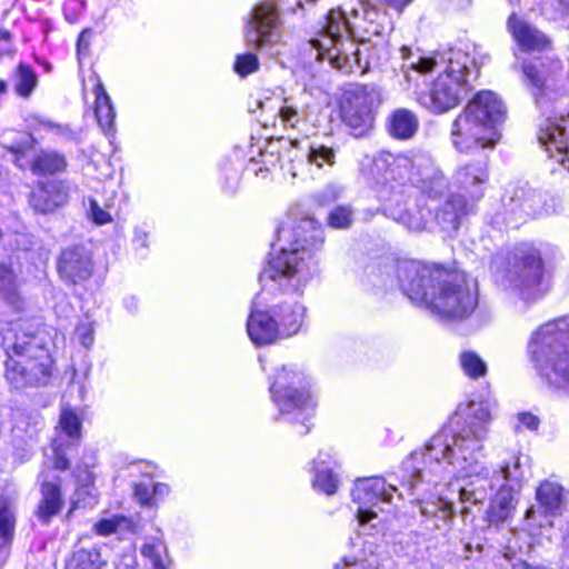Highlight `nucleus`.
I'll list each match as a JSON object with an SVG mask.
<instances>
[{"label": "nucleus", "instance_id": "nucleus-10", "mask_svg": "<svg viewBox=\"0 0 569 569\" xmlns=\"http://www.w3.org/2000/svg\"><path fill=\"white\" fill-rule=\"evenodd\" d=\"M381 103V93L376 86L353 84L347 88L340 100L343 122L361 137L373 126V109Z\"/></svg>", "mask_w": 569, "mask_h": 569}, {"label": "nucleus", "instance_id": "nucleus-3", "mask_svg": "<svg viewBox=\"0 0 569 569\" xmlns=\"http://www.w3.org/2000/svg\"><path fill=\"white\" fill-rule=\"evenodd\" d=\"M348 31V24L339 10H330L321 29L320 37L311 40L318 51V58L328 60L336 69L350 73L357 70L360 73L379 66L381 54L385 52L386 41H373L366 50L363 42L355 39H342L341 32Z\"/></svg>", "mask_w": 569, "mask_h": 569}, {"label": "nucleus", "instance_id": "nucleus-30", "mask_svg": "<svg viewBox=\"0 0 569 569\" xmlns=\"http://www.w3.org/2000/svg\"><path fill=\"white\" fill-rule=\"evenodd\" d=\"M0 296L10 306L19 308V282L14 271L7 264H0Z\"/></svg>", "mask_w": 569, "mask_h": 569}, {"label": "nucleus", "instance_id": "nucleus-28", "mask_svg": "<svg viewBox=\"0 0 569 569\" xmlns=\"http://www.w3.org/2000/svg\"><path fill=\"white\" fill-rule=\"evenodd\" d=\"M94 114L98 124L106 133H108L113 129L116 112L111 99L100 81L94 87Z\"/></svg>", "mask_w": 569, "mask_h": 569}, {"label": "nucleus", "instance_id": "nucleus-12", "mask_svg": "<svg viewBox=\"0 0 569 569\" xmlns=\"http://www.w3.org/2000/svg\"><path fill=\"white\" fill-rule=\"evenodd\" d=\"M507 278L525 299H536L542 293L540 283L543 276V263L539 252L529 244L517 247L510 260Z\"/></svg>", "mask_w": 569, "mask_h": 569}, {"label": "nucleus", "instance_id": "nucleus-19", "mask_svg": "<svg viewBox=\"0 0 569 569\" xmlns=\"http://www.w3.org/2000/svg\"><path fill=\"white\" fill-rule=\"evenodd\" d=\"M58 270L60 276L71 282L78 283L90 278L92 273V260L84 247H71L62 251Z\"/></svg>", "mask_w": 569, "mask_h": 569}, {"label": "nucleus", "instance_id": "nucleus-5", "mask_svg": "<svg viewBox=\"0 0 569 569\" xmlns=\"http://www.w3.org/2000/svg\"><path fill=\"white\" fill-rule=\"evenodd\" d=\"M505 112V106L495 92L477 93L452 123L453 147L460 152L493 147L497 140L495 126L503 121Z\"/></svg>", "mask_w": 569, "mask_h": 569}, {"label": "nucleus", "instance_id": "nucleus-25", "mask_svg": "<svg viewBox=\"0 0 569 569\" xmlns=\"http://www.w3.org/2000/svg\"><path fill=\"white\" fill-rule=\"evenodd\" d=\"M273 313L277 317L279 337L288 338L299 331L305 316V308L297 302H284L274 308Z\"/></svg>", "mask_w": 569, "mask_h": 569}, {"label": "nucleus", "instance_id": "nucleus-53", "mask_svg": "<svg viewBox=\"0 0 569 569\" xmlns=\"http://www.w3.org/2000/svg\"><path fill=\"white\" fill-rule=\"evenodd\" d=\"M11 52V37L8 31L0 32V58Z\"/></svg>", "mask_w": 569, "mask_h": 569}, {"label": "nucleus", "instance_id": "nucleus-27", "mask_svg": "<svg viewBox=\"0 0 569 569\" xmlns=\"http://www.w3.org/2000/svg\"><path fill=\"white\" fill-rule=\"evenodd\" d=\"M41 495L42 499L37 515L43 522H48L61 510L62 498L60 487L54 482H43L41 487Z\"/></svg>", "mask_w": 569, "mask_h": 569}, {"label": "nucleus", "instance_id": "nucleus-34", "mask_svg": "<svg viewBox=\"0 0 569 569\" xmlns=\"http://www.w3.org/2000/svg\"><path fill=\"white\" fill-rule=\"evenodd\" d=\"M104 563L97 549H80L72 555L67 569H102Z\"/></svg>", "mask_w": 569, "mask_h": 569}, {"label": "nucleus", "instance_id": "nucleus-55", "mask_svg": "<svg viewBox=\"0 0 569 569\" xmlns=\"http://www.w3.org/2000/svg\"><path fill=\"white\" fill-rule=\"evenodd\" d=\"M30 147H31V138L29 137L22 142H18L16 144L10 146L9 150L16 154H20V153H23L24 150H27Z\"/></svg>", "mask_w": 569, "mask_h": 569}, {"label": "nucleus", "instance_id": "nucleus-20", "mask_svg": "<svg viewBox=\"0 0 569 569\" xmlns=\"http://www.w3.org/2000/svg\"><path fill=\"white\" fill-rule=\"evenodd\" d=\"M508 29L523 51H541L549 46V40L542 32L515 13L508 19Z\"/></svg>", "mask_w": 569, "mask_h": 569}, {"label": "nucleus", "instance_id": "nucleus-51", "mask_svg": "<svg viewBox=\"0 0 569 569\" xmlns=\"http://www.w3.org/2000/svg\"><path fill=\"white\" fill-rule=\"evenodd\" d=\"M54 462L53 466L57 470H67L69 468V460L61 449V445L56 440L53 442Z\"/></svg>", "mask_w": 569, "mask_h": 569}, {"label": "nucleus", "instance_id": "nucleus-56", "mask_svg": "<svg viewBox=\"0 0 569 569\" xmlns=\"http://www.w3.org/2000/svg\"><path fill=\"white\" fill-rule=\"evenodd\" d=\"M169 492H170V488L166 483L159 482V483H156L152 488L153 497L159 496V497L163 498V497L168 496Z\"/></svg>", "mask_w": 569, "mask_h": 569}, {"label": "nucleus", "instance_id": "nucleus-58", "mask_svg": "<svg viewBox=\"0 0 569 569\" xmlns=\"http://www.w3.org/2000/svg\"><path fill=\"white\" fill-rule=\"evenodd\" d=\"M343 569H380L377 566L370 563H345Z\"/></svg>", "mask_w": 569, "mask_h": 569}, {"label": "nucleus", "instance_id": "nucleus-14", "mask_svg": "<svg viewBox=\"0 0 569 569\" xmlns=\"http://www.w3.org/2000/svg\"><path fill=\"white\" fill-rule=\"evenodd\" d=\"M280 10L276 0H262L251 10L244 29V40L249 48L263 49L279 37Z\"/></svg>", "mask_w": 569, "mask_h": 569}, {"label": "nucleus", "instance_id": "nucleus-62", "mask_svg": "<svg viewBox=\"0 0 569 569\" xmlns=\"http://www.w3.org/2000/svg\"><path fill=\"white\" fill-rule=\"evenodd\" d=\"M8 86L7 82L3 80H0V96L7 92Z\"/></svg>", "mask_w": 569, "mask_h": 569}, {"label": "nucleus", "instance_id": "nucleus-2", "mask_svg": "<svg viewBox=\"0 0 569 569\" xmlns=\"http://www.w3.org/2000/svg\"><path fill=\"white\" fill-rule=\"evenodd\" d=\"M491 419V410L487 403H479L472 408V421L458 433L449 436L441 431L433 436L426 445L423 458L440 461L447 460L460 476L477 473L479 477L485 468L479 461L481 456V441L487 437L486 423Z\"/></svg>", "mask_w": 569, "mask_h": 569}, {"label": "nucleus", "instance_id": "nucleus-16", "mask_svg": "<svg viewBox=\"0 0 569 569\" xmlns=\"http://www.w3.org/2000/svg\"><path fill=\"white\" fill-rule=\"evenodd\" d=\"M343 20L348 24V31L341 32V38L355 39V41L363 42L366 50H369V43L373 41H386V38L393 30V23L385 10L371 7L363 10L362 18L359 23H351L343 11Z\"/></svg>", "mask_w": 569, "mask_h": 569}, {"label": "nucleus", "instance_id": "nucleus-41", "mask_svg": "<svg viewBox=\"0 0 569 569\" xmlns=\"http://www.w3.org/2000/svg\"><path fill=\"white\" fill-rule=\"evenodd\" d=\"M233 69L240 77H247V76L258 71V69H259L258 57L251 52L238 54L236 57Z\"/></svg>", "mask_w": 569, "mask_h": 569}, {"label": "nucleus", "instance_id": "nucleus-9", "mask_svg": "<svg viewBox=\"0 0 569 569\" xmlns=\"http://www.w3.org/2000/svg\"><path fill=\"white\" fill-rule=\"evenodd\" d=\"M523 77L541 110L569 92V77L559 60L523 63Z\"/></svg>", "mask_w": 569, "mask_h": 569}, {"label": "nucleus", "instance_id": "nucleus-24", "mask_svg": "<svg viewBox=\"0 0 569 569\" xmlns=\"http://www.w3.org/2000/svg\"><path fill=\"white\" fill-rule=\"evenodd\" d=\"M64 201L66 194L60 191L54 182L39 183L30 194L31 207L41 213L53 211L56 208L63 204Z\"/></svg>", "mask_w": 569, "mask_h": 569}, {"label": "nucleus", "instance_id": "nucleus-26", "mask_svg": "<svg viewBox=\"0 0 569 569\" xmlns=\"http://www.w3.org/2000/svg\"><path fill=\"white\" fill-rule=\"evenodd\" d=\"M418 127V118L407 109L396 110L389 120V132L397 139H410L417 132Z\"/></svg>", "mask_w": 569, "mask_h": 569}, {"label": "nucleus", "instance_id": "nucleus-29", "mask_svg": "<svg viewBox=\"0 0 569 569\" xmlns=\"http://www.w3.org/2000/svg\"><path fill=\"white\" fill-rule=\"evenodd\" d=\"M475 201L466 198L465 194H456L447 200L442 219L449 223L450 227L457 229L460 223V218L468 214L473 208Z\"/></svg>", "mask_w": 569, "mask_h": 569}, {"label": "nucleus", "instance_id": "nucleus-32", "mask_svg": "<svg viewBox=\"0 0 569 569\" xmlns=\"http://www.w3.org/2000/svg\"><path fill=\"white\" fill-rule=\"evenodd\" d=\"M328 455L319 453L315 460V480L313 487L327 495H333L338 488V480L328 468H323L327 463Z\"/></svg>", "mask_w": 569, "mask_h": 569}, {"label": "nucleus", "instance_id": "nucleus-17", "mask_svg": "<svg viewBox=\"0 0 569 569\" xmlns=\"http://www.w3.org/2000/svg\"><path fill=\"white\" fill-rule=\"evenodd\" d=\"M430 159L423 154L409 157L399 154L397 157H383L375 161L376 170H385L382 182L389 180L399 181L400 183L418 182L425 176Z\"/></svg>", "mask_w": 569, "mask_h": 569}, {"label": "nucleus", "instance_id": "nucleus-21", "mask_svg": "<svg viewBox=\"0 0 569 569\" xmlns=\"http://www.w3.org/2000/svg\"><path fill=\"white\" fill-rule=\"evenodd\" d=\"M247 332L257 346L272 343L279 338L276 318L263 311L252 310L247 321Z\"/></svg>", "mask_w": 569, "mask_h": 569}, {"label": "nucleus", "instance_id": "nucleus-59", "mask_svg": "<svg viewBox=\"0 0 569 569\" xmlns=\"http://www.w3.org/2000/svg\"><path fill=\"white\" fill-rule=\"evenodd\" d=\"M558 6L561 12L569 13V0H558Z\"/></svg>", "mask_w": 569, "mask_h": 569}, {"label": "nucleus", "instance_id": "nucleus-44", "mask_svg": "<svg viewBox=\"0 0 569 569\" xmlns=\"http://www.w3.org/2000/svg\"><path fill=\"white\" fill-rule=\"evenodd\" d=\"M397 220L412 231H421L426 228V220L419 213L405 211L397 218Z\"/></svg>", "mask_w": 569, "mask_h": 569}, {"label": "nucleus", "instance_id": "nucleus-60", "mask_svg": "<svg viewBox=\"0 0 569 569\" xmlns=\"http://www.w3.org/2000/svg\"><path fill=\"white\" fill-rule=\"evenodd\" d=\"M89 33L88 30H83L80 34V38H79V41H78V47L80 48L82 44H86L88 46V43L86 42V37L87 34Z\"/></svg>", "mask_w": 569, "mask_h": 569}, {"label": "nucleus", "instance_id": "nucleus-45", "mask_svg": "<svg viewBox=\"0 0 569 569\" xmlns=\"http://www.w3.org/2000/svg\"><path fill=\"white\" fill-rule=\"evenodd\" d=\"M517 423L515 425L516 431H521L522 429H527L530 431H536L539 428L540 419L532 415L531 412H519L516 416Z\"/></svg>", "mask_w": 569, "mask_h": 569}, {"label": "nucleus", "instance_id": "nucleus-48", "mask_svg": "<svg viewBox=\"0 0 569 569\" xmlns=\"http://www.w3.org/2000/svg\"><path fill=\"white\" fill-rule=\"evenodd\" d=\"M89 217L97 224H104L111 221L110 213L100 208L94 199H89Z\"/></svg>", "mask_w": 569, "mask_h": 569}, {"label": "nucleus", "instance_id": "nucleus-50", "mask_svg": "<svg viewBox=\"0 0 569 569\" xmlns=\"http://www.w3.org/2000/svg\"><path fill=\"white\" fill-rule=\"evenodd\" d=\"M134 497L141 505L146 506L151 505L153 500L152 490L146 483H137L134 486Z\"/></svg>", "mask_w": 569, "mask_h": 569}, {"label": "nucleus", "instance_id": "nucleus-63", "mask_svg": "<svg viewBox=\"0 0 569 569\" xmlns=\"http://www.w3.org/2000/svg\"><path fill=\"white\" fill-rule=\"evenodd\" d=\"M532 513H533V509L530 508V509L527 510L526 516L529 518V517H531Z\"/></svg>", "mask_w": 569, "mask_h": 569}, {"label": "nucleus", "instance_id": "nucleus-15", "mask_svg": "<svg viewBox=\"0 0 569 569\" xmlns=\"http://www.w3.org/2000/svg\"><path fill=\"white\" fill-rule=\"evenodd\" d=\"M397 488L387 485L386 480L380 477H368L358 479L352 489L353 501L359 505L357 511L358 521L369 523L377 517V512L371 508L380 502L389 503Z\"/></svg>", "mask_w": 569, "mask_h": 569}, {"label": "nucleus", "instance_id": "nucleus-33", "mask_svg": "<svg viewBox=\"0 0 569 569\" xmlns=\"http://www.w3.org/2000/svg\"><path fill=\"white\" fill-rule=\"evenodd\" d=\"M14 91L22 98H29L38 84V77L33 69L20 63L14 71Z\"/></svg>", "mask_w": 569, "mask_h": 569}, {"label": "nucleus", "instance_id": "nucleus-46", "mask_svg": "<svg viewBox=\"0 0 569 569\" xmlns=\"http://www.w3.org/2000/svg\"><path fill=\"white\" fill-rule=\"evenodd\" d=\"M126 521L122 517H112L110 519H101L94 525L98 535L108 536L117 531V529Z\"/></svg>", "mask_w": 569, "mask_h": 569}, {"label": "nucleus", "instance_id": "nucleus-47", "mask_svg": "<svg viewBox=\"0 0 569 569\" xmlns=\"http://www.w3.org/2000/svg\"><path fill=\"white\" fill-rule=\"evenodd\" d=\"M14 528V517L8 508L0 509V535L8 539L12 536Z\"/></svg>", "mask_w": 569, "mask_h": 569}, {"label": "nucleus", "instance_id": "nucleus-23", "mask_svg": "<svg viewBox=\"0 0 569 569\" xmlns=\"http://www.w3.org/2000/svg\"><path fill=\"white\" fill-rule=\"evenodd\" d=\"M488 178L485 161L469 163L458 169L456 181L472 201L482 197V184Z\"/></svg>", "mask_w": 569, "mask_h": 569}, {"label": "nucleus", "instance_id": "nucleus-22", "mask_svg": "<svg viewBox=\"0 0 569 569\" xmlns=\"http://www.w3.org/2000/svg\"><path fill=\"white\" fill-rule=\"evenodd\" d=\"M539 509L546 516H561L567 506L563 487L557 481L543 480L536 490Z\"/></svg>", "mask_w": 569, "mask_h": 569}, {"label": "nucleus", "instance_id": "nucleus-13", "mask_svg": "<svg viewBox=\"0 0 569 569\" xmlns=\"http://www.w3.org/2000/svg\"><path fill=\"white\" fill-rule=\"evenodd\" d=\"M482 467L485 470L479 477L475 472L467 476L470 480L459 489V500L462 503V517L470 512L467 503H482L499 479L520 483L525 477L519 457H513L511 462H507L500 468V471H495L492 478H489L488 469L485 466Z\"/></svg>", "mask_w": 569, "mask_h": 569}, {"label": "nucleus", "instance_id": "nucleus-49", "mask_svg": "<svg viewBox=\"0 0 569 569\" xmlns=\"http://www.w3.org/2000/svg\"><path fill=\"white\" fill-rule=\"evenodd\" d=\"M76 333L80 340V342L84 346V347H90L93 342V326L91 322L89 321H86V322H81L77 329H76Z\"/></svg>", "mask_w": 569, "mask_h": 569}, {"label": "nucleus", "instance_id": "nucleus-52", "mask_svg": "<svg viewBox=\"0 0 569 569\" xmlns=\"http://www.w3.org/2000/svg\"><path fill=\"white\" fill-rule=\"evenodd\" d=\"M417 452H415L410 460L406 461L405 462V466H406V470H411L412 472L410 473V476L408 477V482L410 483V486H415L416 483H418L421 479H422V471L418 468H416L412 463V460L417 457Z\"/></svg>", "mask_w": 569, "mask_h": 569}, {"label": "nucleus", "instance_id": "nucleus-6", "mask_svg": "<svg viewBox=\"0 0 569 569\" xmlns=\"http://www.w3.org/2000/svg\"><path fill=\"white\" fill-rule=\"evenodd\" d=\"M3 347L8 355L6 379L13 388L39 383L49 376V352L34 336L8 328Z\"/></svg>", "mask_w": 569, "mask_h": 569}, {"label": "nucleus", "instance_id": "nucleus-4", "mask_svg": "<svg viewBox=\"0 0 569 569\" xmlns=\"http://www.w3.org/2000/svg\"><path fill=\"white\" fill-rule=\"evenodd\" d=\"M292 236L289 248H282L260 273V282L295 280L293 287H297L318 272L315 251L323 242L320 226L313 219L305 218L292 229Z\"/></svg>", "mask_w": 569, "mask_h": 569}, {"label": "nucleus", "instance_id": "nucleus-31", "mask_svg": "<svg viewBox=\"0 0 569 569\" xmlns=\"http://www.w3.org/2000/svg\"><path fill=\"white\" fill-rule=\"evenodd\" d=\"M66 164L63 156L54 151H41L32 160L31 170L36 174H52L63 170Z\"/></svg>", "mask_w": 569, "mask_h": 569}, {"label": "nucleus", "instance_id": "nucleus-1", "mask_svg": "<svg viewBox=\"0 0 569 569\" xmlns=\"http://www.w3.org/2000/svg\"><path fill=\"white\" fill-rule=\"evenodd\" d=\"M396 273L410 300L425 305L441 318L463 320L478 306L477 281L463 271L407 260L397 263Z\"/></svg>", "mask_w": 569, "mask_h": 569}, {"label": "nucleus", "instance_id": "nucleus-18", "mask_svg": "<svg viewBox=\"0 0 569 569\" xmlns=\"http://www.w3.org/2000/svg\"><path fill=\"white\" fill-rule=\"evenodd\" d=\"M538 140L550 152L555 148L559 161L569 170V113L559 119L547 118L540 124ZM550 156L556 157L553 153Z\"/></svg>", "mask_w": 569, "mask_h": 569}, {"label": "nucleus", "instance_id": "nucleus-40", "mask_svg": "<svg viewBox=\"0 0 569 569\" xmlns=\"http://www.w3.org/2000/svg\"><path fill=\"white\" fill-rule=\"evenodd\" d=\"M166 551V546L160 540L148 542L141 549L142 556L151 561L153 569H161L167 566L164 560Z\"/></svg>", "mask_w": 569, "mask_h": 569}, {"label": "nucleus", "instance_id": "nucleus-7", "mask_svg": "<svg viewBox=\"0 0 569 569\" xmlns=\"http://www.w3.org/2000/svg\"><path fill=\"white\" fill-rule=\"evenodd\" d=\"M563 321L548 322L535 332L529 353L541 379L551 388L569 387V348L562 345Z\"/></svg>", "mask_w": 569, "mask_h": 569}, {"label": "nucleus", "instance_id": "nucleus-42", "mask_svg": "<svg viewBox=\"0 0 569 569\" xmlns=\"http://www.w3.org/2000/svg\"><path fill=\"white\" fill-rule=\"evenodd\" d=\"M328 223L337 229L349 228L352 223L351 208L346 206L335 208L328 216Z\"/></svg>", "mask_w": 569, "mask_h": 569}, {"label": "nucleus", "instance_id": "nucleus-43", "mask_svg": "<svg viewBox=\"0 0 569 569\" xmlns=\"http://www.w3.org/2000/svg\"><path fill=\"white\" fill-rule=\"evenodd\" d=\"M436 61L431 58L418 57L417 60L411 61L409 64H402L401 71L403 72L407 81H410L409 69H412L420 73H427L433 70Z\"/></svg>", "mask_w": 569, "mask_h": 569}, {"label": "nucleus", "instance_id": "nucleus-8", "mask_svg": "<svg viewBox=\"0 0 569 569\" xmlns=\"http://www.w3.org/2000/svg\"><path fill=\"white\" fill-rule=\"evenodd\" d=\"M446 69L431 88L419 97V102L433 113H443L457 107L468 82L475 58L462 49H450L443 57Z\"/></svg>", "mask_w": 569, "mask_h": 569}, {"label": "nucleus", "instance_id": "nucleus-54", "mask_svg": "<svg viewBox=\"0 0 569 569\" xmlns=\"http://www.w3.org/2000/svg\"><path fill=\"white\" fill-rule=\"evenodd\" d=\"M438 517H440L445 521H449L453 516V505L451 502H441V506L438 509Z\"/></svg>", "mask_w": 569, "mask_h": 569}, {"label": "nucleus", "instance_id": "nucleus-36", "mask_svg": "<svg viewBox=\"0 0 569 569\" xmlns=\"http://www.w3.org/2000/svg\"><path fill=\"white\" fill-rule=\"evenodd\" d=\"M307 162L321 169L326 164L333 166L336 152L323 144H310L306 154Z\"/></svg>", "mask_w": 569, "mask_h": 569}, {"label": "nucleus", "instance_id": "nucleus-11", "mask_svg": "<svg viewBox=\"0 0 569 569\" xmlns=\"http://www.w3.org/2000/svg\"><path fill=\"white\" fill-rule=\"evenodd\" d=\"M303 379L301 372L288 370L286 367L277 373L270 392L282 418L302 422L307 419L311 396L302 386Z\"/></svg>", "mask_w": 569, "mask_h": 569}, {"label": "nucleus", "instance_id": "nucleus-35", "mask_svg": "<svg viewBox=\"0 0 569 569\" xmlns=\"http://www.w3.org/2000/svg\"><path fill=\"white\" fill-rule=\"evenodd\" d=\"M278 116L284 127L298 129L308 118L307 107L298 108L289 99H284Z\"/></svg>", "mask_w": 569, "mask_h": 569}, {"label": "nucleus", "instance_id": "nucleus-64", "mask_svg": "<svg viewBox=\"0 0 569 569\" xmlns=\"http://www.w3.org/2000/svg\"><path fill=\"white\" fill-rule=\"evenodd\" d=\"M308 431H309V427H308V426H306V427H305V429L300 431V433H301V435H305V433H307Z\"/></svg>", "mask_w": 569, "mask_h": 569}, {"label": "nucleus", "instance_id": "nucleus-38", "mask_svg": "<svg viewBox=\"0 0 569 569\" xmlns=\"http://www.w3.org/2000/svg\"><path fill=\"white\" fill-rule=\"evenodd\" d=\"M512 509V499L509 496H503L500 493L490 507L488 512L489 521L491 523H499L505 521L509 518Z\"/></svg>", "mask_w": 569, "mask_h": 569}, {"label": "nucleus", "instance_id": "nucleus-37", "mask_svg": "<svg viewBox=\"0 0 569 569\" xmlns=\"http://www.w3.org/2000/svg\"><path fill=\"white\" fill-rule=\"evenodd\" d=\"M460 366L463 372L472 379H478L487 373L485 361L473 351L461 352Z\"/></svg>", "mask_w": 569, "mask_h": 569}, {"label": "nucleus", "instance_id": "nucleus-61", "mask_svg": "<svg viewBox=\"0 0 569 569\" xmlns=\"http://www.w3.org/2000/svg\"><path fill=\"white\" fill-rule=\"evenodd\" d=\"M400 52H401V57L403 60H409L410 59V49L408 47H402L400 49Z\"/></svg>", "mask_w": 569, "mask_h": 569}, {"label": "nucleus", "instance_id": "nucleus-57", "mask_svg": "<svg viewBox=\"0 0 569 569\" xmlns=\"http://www.w3.org/2000/svg\"><path fill=\"white\" fill-rule=\"evenodd\" d=\"M380 2H385L388 6L401 10L403 7H406L411 0H379Z\"/></svg>", "mask_w": 569, "mask_h": 569}, {"label": "nucleus", "instance_id": "nucleus-39", "mask_svg": "<svg viewBox=\"0 0 569 569\" xmlns=\"http://www.w3.org/2000/svg\"><path fill=\"white\" fill-rule=\"evenodd\" d=\"M59 426L70 439L79 440L81 421L73 410L64 408L61 411Z\"/></svg>", "mask_w": 569, "mask_h": 569}]
</instances>
